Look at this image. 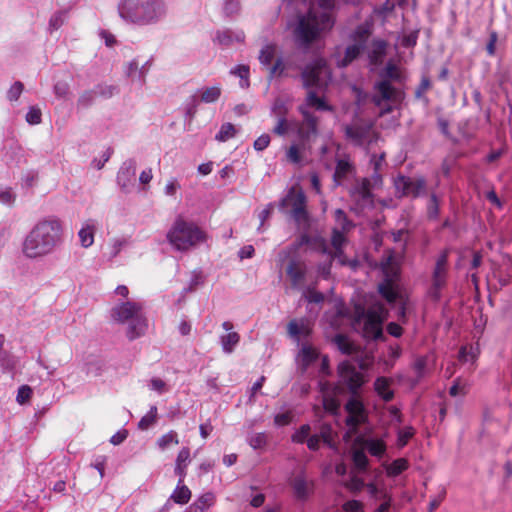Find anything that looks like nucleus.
<instances>
[{
    "instance_id": "nucleus-32",
    "label": "nucleus",
    "mask_w": 512,
    "mask_h": 512,
    "mask_svg": "<svg viewBox=\"0 0 512 512\" xmlns=\"http://www.w3.org/2000/svg\"><path fill=\"white\" fill-rule=\"evenodd\" d=\"M371 34V29L368 24H361L356 27L353 31L351 38L355 41L356 45H361L364 48L365 43L367 42L369 36Z\"/></svg>"
},
{
    "instance_id": "nucleus-3",
    "label": "nucleus",
    "mask_w": 512,
    "mask_h": 512,
    "mask_svg": "<svg viewBox=\"0 0 512 512\" xmlns=\"http://www.w3.org/2000/svg\"><path fill=\"white\" fill-rule=\"evenodd\" d=\"M166 11L164 0H121L118 5L120 17L139 26L157 23Z\"/></svg>"
},
{
    "instance_id": "nucleus-62",
    "label": "nucleus",
    "mask_w": 512,
    "mask_h": 512,
    "mask_svg": "<svg viewBox=\"0 0 512 512\" xmlns=\"http://www.w3.org/2000/svg\"><path fill=\"white\" fill-rule=\"evenodd\" d=\"M346 242V238L344 233L336 228L332 231L331 244L334 249L342 248L344 243Z\"/></svg>"
},
{
    "instance_id": "nucleus-41",
    "label": "nucleus",
    "mask_w": 512,
    "mask_h": 512,
    "mask_svg": "<svg viewBox=\"0 0 512 512\" xmlns=\"http://www.w3.org/2000/svg\"><path fill=\"white\" fill-rule=\"evenodd\" d=\"M239 341L240 336L237 332H229L228 334L221 336L222 348L226 353H231Z\"/></svg>"
},
{
    "instance_id": "nucleus-29",
    "label": "nucleus",
    "mask_w": 512,
    "mask_h": 512,
    "mask_svg": "<svg viewBox=\"0 0 512 512\" xmlns=\"http://www.w3.org/2000/svg\"><path fill=\"white\" fill-rule=\"evenodd\" d=\"M306 105L308 107L315 108L321 111H332L333 107L326 103L324 98L317 96L316 92L313 90H308L306 96Z\"/></svg>"
},
{
    "instance_id": "nucleus-23",
    "label": "nucleus",
    "mask_w": 512,
    "mask_h": 512,
    "mask_svg": "<svg viewBox=\"0 0 512 512\" xmlns=\"http://www.w3.org/2000/svg\"><path fill=\"white\" fill-rule=\"evenodd\" d=\"M319 356L320 354L315 347L311 345H303L299 353L302 370L306 371L307 368L319 358Z\"/></svg>"
},
{
    "instance_id": "nucleus-4",
    "label": "nucleus",
    "mask_w": 512,
    "mask_h": 512,
    "mask_svg": "<svg viewBox=\"0 0 512 512\" xmlns=\"http://www.w3.org/2000/svg\"><path fill=\"white\" fill-rule=\"evenodd\" d=\"M111 317L118 323H128L126 336L130 341L143 336L148 328V320L143 313V305L126 301L114 306Z\"/></svg>"
},
{
    "instance_id": "nucleus-38",
    "label": "nucleus",
    "mask_w": 512,
    "mask_h": 512,
    "mask_svg": "<svg viewBox=\"0 0 512 512\" xmlns=\"http://www.w3.org/2000/svg\"><path fill=\"white\" fill-rule=\"evenodd\" d=\"M179 437L178 434L174 430H170L167 433L163 434L157 439V445L161 450H165L171 445H178Z\"/></svg>"
},
{
    "instance_id": "nucleus-15",
    "label": "nucleus",
    "mask_w": 512,
    "mask_h": 512,
    "mask_svg": "<svg viewBox=\"0 0 512 512\" xmlns=\"http://www.w3.org/2000/svg\"><path fill=\"white\" fill-rule=\"evenodd\" d=\"M394 185L401 197L418 198L424 193L426 180L423 177L412 178L399 175L395 179Z\"/></svg>"
},
{
    "instance_id": "nucleus-45",
    "label": "nucleus",
    "mask_w": 512,
    "mask_h": 512,
    "mask_svg": "<svg viewBox=\"0 0 512 512\" xmlns=\"http://www.w3.org/2000/svg\"><path fill=\"white\" fill-rule=\"evenodd\" d=\"M323 408L332 415H337L340 409L339 400L330 395H324L322 399Z\"/></svg>"
},
{
    "instance_id": "nucleus-22",
    "label": "nucleus",
    "mask_w": 512,
    "mask_h": 512,
    "mask_svg": "<svg viewBox=\"0 0 512 512\" xmlns=\"http://www.w3.org/2000/svg\"><path fill=\"white\" fill-rule=\"evenodd\" d=\"M387 42L382 39H374L372 41V47L369 52V61L372 65H380L383 62V59L386 55L387 51Z\"/></svg>"
},
{
    "instance_id": "nucleus-6",
    "label": "nucleus",
    "mask_w": 512,
    "mask_h": 512,
    "mask_svg": "<svg viewBox=\"0 0 512 512\" xmlns=\"http://www.w3.org/2000/svg\"><path fill=\"white\" fill-rule=\"evenodd\" d=\"M338 384L336 391L347 390L351 397L359 396L360 390L367 382L365 375L349 361H342L337 366Z\"/></svg>"
},
{
    "instance_id": "nucleus-14",
    "label": "nucleus",
    "mask_w": 512,
    "mask_h": 512,
    "mask_svg": "<svg viewBox=\"0 0 512 512\" xmlns=\"http://www.w3.org/2000/svg\"><path fill=\"white\" fill-rule=\"evenodd\" d=\"M302 115V121L297 126L299 141L311 145L313 139L318 136V118L307 110L305 106L298 107Z\"/></svg>"
},
{
    "instance_id": "nucleus-40",
    "label": "nucleus",
    "mask_w": 512,
    "mask_h": 512,
    "mask_svg": "<svg viewBox=\"0 0 512 512\" xmlns=\"http://www.w3.org/2000/svg\"><path fill=\"white\" fill-rule=\"evenodd\" d=\"M222 89L219 85L207 87L201 93V101L204 103H214L221 96Z\"/></svg>"
},
{
    "instance_id": "nucleus-35",
    "label": "nucleus",
    "mask_w": 512,
    "mask_h": 512,
    "mask_svg": "<svg viewBox=\"0 0 512 512\" xmlns=\"http://www.w3.org/2000/svg\"><path fill=\"white\" fill-rule=\"evenodd\" d=\"M334 342L343 354L351 355L356 351L355 345L344 334H337Z\"/></svg>"
},
{
    "instance_id": "nucleus-27",
    "label": "nucleus",
    "mask_w": 512,
    "mask_h": 512,
    "mask_svg": "<svg viewBox=\"0 0 512 512\" xmlns=\"http://www.w3.org/2000/svg\"><path fill=\"white\" fill-rule=\"evenodd\" d=\"M215 503V495L211 492H207L201 495L193 504L190 505V509L195 512H206Z\"/></svg>"
},
{
    "instance_id": "nucleus-50",
    "label": "nucleus",
    "mask_w": 512,
    "mask_h": 512,
    "mask_svg": "<svg viewBox=\"0 0 512 512\" xmlns=\"http://www.w3.org/2000/svg\"><path fill=\"white\" fill-rule=\"evenodd\" d=\"M291 129V122L287 118L277 119L276 125L272 129V132L280 137L288 134Z\"/></svg>"
},
{
    "instance_id": "nucleus-28",
    "label": "nucleus",
    "mask_w": 512,
    "mask_h": 512,
    "mask_svg": "<svg viewBox=\"0 0 512 512\" xmlns=\"http://www.w3.org/2000/svg\"><path fill=\"white\" fill-rule=\"evenodd\" d=\"M306 105L308 107L315 108L321 111H332L333 107L326 103L324 98L317 96L316 92L313 90H308L306 96Z\"/></svg>"
},
{
    "instance_id": "nucleus-44",
    "label": "nucleus",
    "mask_w": 512,
    "mask_h": 512,
    "mask_svg": "<svg viewBox=\"0 0 512 512\" xmlns=\"http://www.w3.org/2000/svg\"><path fill=\"white\" fill-rule=\"evenodd\" d=\"M440 214V201L435 193L430 195L427 204V217L430 220H436Z\"/></svg>"
},
{
    "instance_id": "nucleus-56",
    "label": "nucleus",
    "mask_w": 512,
    "mask_h": 512,
    "mask_svg": "<svg viewBox=\"0 0 512 512\" xmlns=\"http://www.w3.org/2000/svg\"><path fill=\"white\" fill-rule=\"evenodd\" d=\"M320 241H321V246H322V252L328 253L331 256V261L333 259H338L339 262L341 263V265L346 264V259H345V254H344L343 248L334 249V252H330L327 249L325 241L323 239H321Z\"/></svg>"
},
{
    "instance_id": "nucleus-36",
    "label": "nucleus",
    "mask_w": 512,
    "mask_h": 512,
    "mask_svg": "<svg viewBox=\"0 0 512 512\" xmlns=\"http://www.w3.org/2000/svg\"><path fill=\"white\" fill-rule=\"evenodd\" d=\"M408 467L409 464L405 458H398L387 467L386 472L388 476L395 477L406 471Z\"/></svg>"
},
{
    "instance_id": "nucleus-37",
    "label": "nucleus",
    "mask_w": 512,
    "mask_h": 512,
    "mask_svg": "<svg viewBox=\"0 0 512 512\" xmlns=\"http://www.w3.org/2000/svg\"><path fill=\"white\" fill-rule=\"evenodd\" d=\"M237 130L232 123H224L221 125L220 130L215 136V139L219 142H226L235 137Z\"/></svg>"
},
{
    "instance_id": "nucleus-7",
    "label": "nucleus",
    "mask_w": 512,
    "mask_h": 512,
    "mask_svg": "<svg viewBox=\"0 0 512 512\" xmlns=\"http://www.w3.org/2000/svg\"><path fill=\"white\" fill-rule=\"evenodd\" d=\"M331 72L325 59L317 58L312 63L306 65L301 72L303 87L322 88L327 86V80H330Z\"/></svg>"
},
{
    "instance_id": "nucleus-13",
    "label": "nucleus",
    "mask_w": 512,
    "mask_h": 512,
    "mask_svg": "<svg viewBox=\"0 0 512 512\" xmlns=\"http://www.w3.org/2000/svg\"><path fill=\"white\" fill-rule=\"evenodd\" d=\"M345 138L355 146H362L365 142L370 144L372 138L377 139V134L372 131V125L361 121H355L343 126Z\"/></svg>"
},
{
    "instance_id": "nucleus-47",
    "label": "nucleus",
    "mask_w": 512,
    "mask_h": 512,
    "mask_svg": "<svg viewBox=\"0 0 512 512\" xmlns=\"http://www.w3.org/2000/svg\"><path fill=\"white\" fill-rule=\"evenodd\" d=\"M352 460L357 469L365 471L368 467L369 460L363 450H356L352 454Z\"/></svg>"
},
{
    "instance_id": "nucleus-2",
    "label": "nucleus",
    "mask_w": 512,
    "mask_h": 512,
    "mask_svg": "<svg viewBox=\"0 0 512 512\" xmlns=\"http://www.w3.org/2000/svg\"><path fill=\"white\" fill-rule=\"evenodd\" d=\"M333 8L334 0H316V4L299 18L294 33L303 46L308 47L322 32L332 29L335 23Z\"/></svg>"
},
{
    "instance_id": "nucleus-21",
    "label": "nucleus",
    "mask_w": 512,
    "mask_h": 512,
    "mask_svg": "<svg viewBox=\"0 0 512 512\" xmlns=\"http://www.w3.org/2000/svg\"><path fill=\"white\" fill-rule=\"evenodd\" d=\"M310 150L311 145L302 143L300 141L299 143H292L286 150V160L291 164L300 165L304 159V152Z\"/></svg>"
},
{
    "instance_id": "nucleus-57",
    "label": "nucleus",
    "mask_w": 512,
    "mask_h": 512,
    "mask_svg": "<svg viewBox=\"0 0 512 512\" xmlns=\"http://www.w3.org/2000/svg\"><path fill=\"white\" fill-rule=\"evenodd\" d=\"M306 300L309 303H322L325 299L323 293L317 291L315 288L308 287L304 293Z\"/></svg>"
},
{
    "instance_id": "nucleus-52",
    "label": "nucleus",
    "mask_w": 512,
    "mask_h": 512,
    "mask_svg": "<svg viewBox=\"0 0 512 512\" xmlns=\"http://www.w3.org/2000/svg\"><path fill=\"white\" fill-rule=\"evenodd\" d=\"M427 367V357L419 356L415 359L413 363V369L416 373L417 380H420L424 377L426 373Z\"/></svg>"
},
{
    "instance_id": "nucleus-5",
    "label": "nucleus",
    "mask_w": 512,
    "mask_h": 512,
    "mask_svg": "<svg viewBox=\"0 0 512 512\" xmlns=\"http://www.w3.org/2000/svg\"><path fill=\"white\" fill-rule=\"evenodd\" d=\"M170 244L179 251H187L206 242L207 234L194 222H188L178 216L167 233Z\"/></svg>"
},
{
    "instance_id": "nucleus-12",
    "label": "nucleus",
    "mask_w": 512,
    "mask_h": 512,
    "mask_svg": "<svg viewBox=\"0 0 512 512\" xmlns=\"http://www.w3.org/2000/svg\"><path fill=\"white\" fill-rule=\"evenodd\" d=\"M347 412L345 424L352 433H356L359 427L368 421V413L359 396L350 397L344 405Z\"/></svg>"
},
{
    "instance_id": "nucleus-16",
    "label": "nucleus",
    "mask_w": 512,
    "mask_h": 512,
    "mask_svg": "<svg viewBox=\"0 0 512 512\" xmlns=\"http://www.w3.org/2000/svg\"><path fill=\"white\" fill-rule=\"evenodd\" d=\"M290 484L295 497L299 500L308 499L314 492V481L308 479L303 472L294 476Z\"/></svg>"
},
{
    "instance_id": "nucleus-54",
    "label": "nucleus",
    "mask_w": 512,
    "mask_h": 512,
    "mask_svg": "<svg viewBox=\"0 0 512 512\" xmlns=\"http://www.w3.org/2000/svg\"><path fill=\"white\" fill-rule=\"evenodd\" d=\"M288 107L281 99H276L273 103L272 113L275 115L277 119L287 118L288 115Z\"/></svg>"
},
{
    "instance_id": "nucleus-11",
    "label": "nucleus",
    "mask_w": 512,
    "mask_h": 512,
    "mask_svg": "<svg viewBox=\"0 0 512 512\" xmlns=\"http://www.w3.org/2000/svg\"><path fill=\"white\" fill-rule=\"evenodd\" d=\"M286 202L291 207V216L299 228L305 231L310 227V216L307 211V199L304 192L300 189L295 191L291 189L285 198Z\"/></svg>"
},
{
    "instance_id": "nucleus-61",
    "label": "nucleus",
    "mask_w": 512,
    "mask_h": 512,
    "mask_svg": "<svg viewBox=\"0 0 512 512\" xmlns=\"http://www.w3.org/2000/svg\"><path fill=\"white\" fill-rule=\"evenodd\" d=\"M32 389L28 385H22L18 389L16 400L19 404H25L32 397Z\"/></svg>"
},
{
    "instance_id": "nucleus-33",
    "label": "nucleus",
    "mask_w": 512,
    "mask_h": 512,
    "mask_svg": "<svg viewBox=\"0 0 512 512\" xmlns=\"http://www.w3.org/2000/svg\"><path fill=\"white\" fill-rule=\"evenodd\" d=\"M191 498L190 489L183 484L177 483L176 489L171 495V499L177 504H187Z\"/></svg>"
},
{
    "instance_id": "nucleus-26",
    "label": "nucleus",
    "mask_w": 512,
    "mask_h": 512,
    "mask_svg": "<svg viewBox=\"0 0 512 512\" xmlns=\"http://www.w3.org/2000/svg\"><path fill=\"white\" fill-rule=\"evenodd\" d=\"M287 328L288 333L292 337H299L300 335L308 336L311 333L309 322L304 319H301L299 322L297 320H291Z\"/></svg>"
},
{
    "instance_id": "nucleus-64",
    "label": "nucleus",
    "mask_w": 512,
    "mask_h": 512,
    "mask_svg": "<svg viewBox=\"0 0 512 512\" xmlns=\"http://www.w3.org/2000/svg\"><path fill=\"white\" fill-rule=\"evenodd\" d=\"M345 512H364L362 502L358 500H349L342 505Z\"/></svg>"
},
{
    "instance_id": "nucleus-60",
    "label": "nucleus",
    "mask_w": 512,
    "mask_h": 512,
    "mask_svg": "<svg viewBox=\"0 0 512 512\" xmlns=\"http://www.w3.org/2000/svg\"><path fill=\"white\" fill-rule=\"evenodd\" d=\"M335 220L340 224L343 231H347L352 226V223L347 218L346 213L342 209H336L334 212Z\"/></svg>"
},
{
    "instance_id": "nucleus-19",
    "label": "nucleus",
    "mask_w": 512,
    "mask_h": 512,
    "mask_svg": "<svg viewBox=\"0 0 512 512\" xmlns=\"http://www.w3.org/2000/svg\"><path fill=\"white\" fill-rule=\"evenodd\" d=\"M386 276L387 278L383 283H381L378 287V291L381 294V296L388 302V303H394L398 297L397 291L394 289V280L397 277V272L392 271V274L389 275L388 271L386 270Z\"/></svg>"
},
{
    "instance_id": "nucleus-34",
    "label": "nucleus",
    "mask_w": 512,
    "mask_h": 512,
    "mask_svg": "<svg viewBox=\"0 0 512 512\" xmlns=\"http://www.w3.org/2000/svg\"><path fill=\"white\" fill-rule=\"evenodd\" d=\"M125 165L126 167L121 168L117 177L118 183L122 185L123 188H125L127 185L126 181H129L130 177L135 175L136 169V164L134 160H128L127 162H125Z\"/></svg>"
},
{
    "instance_id": "nucleus-42",
    "label": "nucleus",
    "mask_w": 512,
    "mask_h": 512,
    "mask_svg": "<svg viewBox=\"0 0 512 512\" xmlns=\"http://www.w3.org/2000/svg\"><path fill=\"white\" fill-rule=\"evenodd\" d=\"M276 54V45L267 44L265 45L259 55V61L264 66H270Z\"/></svg>"
},
{
    "instance_id": "nucleus-43",
    "label": "nucleus",
    "mask_w": 512,
    "mask_h": 512,
    "mask_svg": "<svg viewBox=\"0 0 512 512\" xmlns=\"http://www.w3.org/2000/svg\"><path fill=\"white\" fill-rule=\"evenodd\" d=\"M381 76L384 78L383 80L396 81V82H401V80H402V74H401L399 68L392 62L387 63Z\"/></svg>"
},
{
    "instance_id": "nucleus-51",
    "label": "nucleus",
    "mask_w": 512,
    "mask_h": 512,
    "mask_svg": "<svg viewBox=\"0 0 512 512\" xmlns=\"http://www.w3.org/2000/svg\"><path fill=\"white\" fill-rule=\"evenodd\" d=\"M320 436L321 441L327 444L329 447L334 446L333 442V430L330 424L324 423L320 427V433L317 434Z\"/></svg>"
},
{
    "instance_id": "nucleus-18",
    "label": "nucleus",
    "mask_w": 512,
    "mask_h": 512,
    "mask_svg": "<svg viewBox=\"0 0 512 512\" xmlns=\"http://www.w3.org/2000/svg\"><path fill=\"white\" fill-rule=\"evenodd\" d=\"M286 273L289 277L291 287L299 289L304 285L307 273L306 264L303 261L291 260L287 265Z\"/></svg>"
},
{
    "instance_id": "nucleus-9",
    "label": "nucleus",
    "mask_w": 512,
    "mask_h": 512,
    "mask_svg": "<svg viewBox=\"0 0 512 512\" xmlns=\"http://www.w3.org/2000/svg\"><path fill=\"white\" fill-rule=\"evenodd\" d=\"M386 310L383 305L368 309V315L361 324V334L367 341H376L383 339V322L385 321Z\"/></svg>"
},
{
    "instance_id": "nucleus-48",
    "label": "nucleus",
    "mask_w": 512,
    "mask_h": 512,
    "mask_svg": "<svg viewBox=\"0 0 512 512\" xmlns=\"http://www.w3.org/2000/svg\"><path fill=\"white\" fill-rule=\"evenodd\" d=\"M311 427L309 424H303L300 428L292 435L291 439L294 443L303 444L309 438Z\"/></svg>"
},
{
    "instance_id": "nucleus-1",
    "label": "nucleus",
    "mask_w": 512,
    "mask_h": 512,
    "mask_svg": "<svg viewBox=\"0 0 512 512\" xmlns=\"http://www.w3.org/2000/svg\"><path fill=\"white\" fill-rule=\"evenodd\" d=\"M63 227L60 220L47 218L38 221L23 240L21 251L28 259L51 254L62 243Z\"/></svg>"
},
{
    "instance_id": "nucleus-31",
    "label": "nucleus",
    "mask_w": 512,
    "mask_h": 512,
    "mask_svg": "<svg viewBox=\"0 0 512 512\" xmlns=\"http://www.w3.org/2000/svg\"><path fill=\"white\" fill-rule=\"evenodd\" d=\"M363 48L361 45H349L345 49L344 57L338 62L339 67H347L350 65L355 59L358 58Z\"/></svg>"
},
{
    "instance_id": "nucleus-25",
    "label": "nucleus",
    "mask_w": 512,
    "mask_h": 512,
    "mask_svg": "<svg viewBox=\"0 0 512 512\" xmlns=\"http://www.w3.org/2000/svg\"><path fill=\"white\" fill-rule=\"evenodd\" d=\"M361 444L372 456L378 458H381L387 449L386 443L382 439H363Z\"/></svg>"
},
{
    "instance_id": "nucleus-30",
    "label": "nucleus",
    "mask_w": 512,
    "mask_h": 512,
    "mask_svg": "<svg viewBox=\"0 0 512 512\" xmlns=\"http://www.w3.org/2000/svg\"><path fill=\"white\" fill-rule=\"evenodd\" d=\"M353 170L354 167L349 161L344 159L338 160L333 175L335 182L340 184Z\"/></svg>"
},
{
    "instance_id": "nucleus-17",
    "label": "nucleus",
    "mask_w": 512,
    "mask_h": 512,
    "mask_svg": "<svg viewBox=\"0 0 512 512\" xmlns=\"http://www.w3.org/2000/svg\"><path fill=\"white\" fill-rule=\"evenodd\" d=\"M374 89L379 93V96H374V102L380 104L381 101H400L402 93L395 88L389 80H381L374 85Z\"/></svg>"
},
{
    "instance_id": "nucleus-63",
    "label": "nucleus",
    "mask_w": 512,
    "mask_h": 512,
    "mask_svg": "<svg viewBox=\"0 0 512 512\" xmlns=\"http://www.w3.org/2000/svg\"><path fill=\"white\" fill-rule=\"evenodd\" d=\"M24 85L20 81H16L7 93V97L10 101H17L23 92Z\"/></svg>"
},
{
    "instance_id": "nucleus-39",
    "label": "nucleus",
    "mask_w": 512,
    "mask_h": 512,
    "mask_svg": "<svg viewBox=\"0 0 512 512\" xmlns=\"http://www.w3.org/2000/svg\"><path fill=\"white\" fill-rule=\"evenodd\" d=\"M157 418H158L157 407L156 406H151V408L148 411V413L146 415H144L140 419V421L138 423V428L140 430H147V429H149L151 426H153L156 423Z\"/></svg>"
},
{
    "instance_id": "nucleus-53",
    "label": "nucleus",
    "mask_w": 512,
    "mask_h": 512,
    "mask_svg": "<svg viewBox=\"0 0 512 512\" xmlns=\"http://www.w3.org/2000/svg\"><path fill=\"white\" fill-rule=\"evenodd\" d=\"M248 442L253 449H262L267 444V436L265 433H255L249 437Z\"/></svg>"
},
{
    "instance_id": "nucleus-46",
    "label": "nucleus",
    "mask_w": 512,
    "mask_h": 512,
    "mask_svg": "<svg viewBox=\"0 0 512 512\" xmlns=\"http://www.w3.org/2000/svg\"><path fill=\"white\" fill-rule=\"evenodd\" d=\"M190 461H191L190 449L188 447H183L180 449V451L177 454V457L175 460V467L181 468V469H187Z\"/></svg>"
},
{
    "instance_id": "nucleus-10",
    "label": "nucleus",
    "mask_w": 512,
    "mask_h": 512,
    "mask_svg": "<svg viewBox=\"0 0 512 512\" xmlns=\"http://www.w3.org/2000/svg\"><path fill=\"white\" fill-rule=\"evenodd\" d=\"M349 196L354 204L353 210L358 213L374 207L371 180L367 177L355 181L349 190Z\"/></svg>"
},
{
    "instance_id": "nucleus-8",
    "label": "nucleus",
    "mask_w": 512,
    "mask_h": 512,
    "mask_svg": "<svg viewBox=\"0 0 512 512\" xmlns=\"http://www.w3.org/2000/svg\"><path fill=\"white\" fill-rule=\"evenodd\" d=\"M448 258L449 250L444 249L438 255L432 271L428 295L434 301L440 300L442 290L447 286L449 272Z\"/></svg>"
},
{
    "instance_id": "nucleus-59",
    "label": "nucleus",
    "mask_w": 512,
    "mask_h": 512,
    "mask_svg": "<svg viewBox=\"0 0 512 512\" xmlns=\"http://www.w3.org/2000/svg\"><path fill=\"white\" fill-rule=\"evenodd\" d=\"M431 81L427 75L421 77V81L415 90V97L421 99L423 95L431 88Z\"/></svg>"
},
{
    "instance_id": "nucleus-24",
    "label": "nucleus",
    "mask_w": 512,
    "mask_h": 512,
    "mask_svg": "<svg viewBox=\"0 0 512 512\" xmlns=\"http://www.w3.org/2000/svg\"><path fill=\"white\" fill-rule=\"evenodd\" d=\"M95 225L91 220L86 221L80 229L78 236L80 243L84 248L90 247L94 243Z\"/></svg>"
},
{
    "instance_id": "nucleus-58",
    "label": "nucleus",
    "mask_w": 512,
    "mask_h": 512,
    "mask_svg": "<svg viewBox=\"0 0 512 512\" xmlns=\"http://www.w3.org/2000/svg\"><path fill=\"white\" fill-rule=\"evenodd\" d=\"M96 96L95 90L84 91L78 99V105L83 108L89 107L94 102Z\"/></svg>"
},
{
    "instance_id": "nucleus-49",
    "label": "nucleus",
    "mask_w": 512,
    "mask_h": 512,
    "mask_svg": "<svg viewBox=\"0 0 512 512\" xmlns=\"http://www.w3.org/2000/svg\"><path fill=\"white\" fill-rule=\"evenodd\" d=\"M231 73L241 78V86L242 87H248L249 86V75H250V69L247 65H238L233 70H231Z\"/></svg>"
},
{
    "instance_id": "nucleus-20",
    "label": "nucleus",
    "mask_w": 512,
    "mask_h": 512,
    "mask_svg": "<svg viewBox=\"0 0 512 512\" xmlns=\"http://www.w3.org/2000/svg\"><path fill=\"white\" fill-rule=\"evenodd\" d=\"M391 385L392 380L385 376L377 377L374 381V391L384 402H390L394 398Z\"/></svg>"
},
{
    "instance_id": "nucleus-55",
    "label": "nucleus",
    "mask_w": 512,
    "mask_h": 512,
    "mask_svg": "<svg viewBox=\"0 0 512 512\" xmlns=\"http://www.w3.org/2000/svg\"><path fill=\"white\" fill-rule=\"evenodd\" d=\"M368 315V310H366L361 305H356L354 308V314H353V326L356 328L357 326H361V324L365 321Z\"/></svg>"
}]
</instances>
